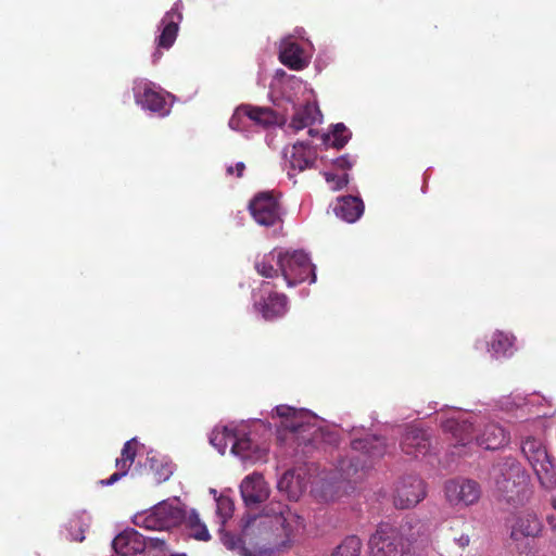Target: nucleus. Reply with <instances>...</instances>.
I'll return each instance as SVG.
<instances>
[{"mask_svg": "<svg viewBox=\"0 0 556 556\" xmlns=\"http://www.w3.org/2000/svg\"><path fill=\"white\" fill-rule=\"evenodd\" d=\"M312 97L313 90L302 79L281 68L276 71L269 86V99L285 114L294 111L286 126L287 132L296 134L320 118L318 106L311 103Z\"/></svg>", "mask_w": 556, "mask_h": 556, "instance_id": "f257e3e1", "label": "nucleus"}, {"mask_svg": "<svg viewBox=\"0 0 556 556\" xmlns=\"http://www.w3.org/2000/svg\"><path fill=\"white\" fill-rule=\"evenodd\" d=\"M485 415L481 412H466L453 407L441 415V427L444 433H450L456 443L454 453L465 455L460 448L466 447L476 440L477 445L485 450H497L509 441L508 432L498 424L484 425L482 432L473 435L475 425L485 421Z\"/></svg>", "mask_w": 556, "mask_h": 556, "instance_id": "f03ea898", "label": "nucleus"}, {"mask_svg": "<svg viewBox=\"0 0 556 556\" xmlns=\"http://www.w3.org/2000/svg\"><path fill=\"white\" fill-rule=\"evenodd\" d=\"M278 440L286 445L308 447L325 441L323 420L311 410L289 405L276 406L270 415Z\"/></svg>", "mask_w": 556, "mask_h": 556, "instance_id": "7ed1b4c3", "label": "nucleus"}, {"mask_svg": "<svg viewBox=\"0 0 556 556\" xmlns=\"http://www.w3.org/2000/svg\"><path fill=\"white\" fill-rule=\"evenodd\" d=\"M257 273L266 278L281 275L288 287L301 282H316L315 265L304 250H286L276 248L256 261Z\"/></svg>", "mask_w": 556, "mask_h": 556, "instance_id": "20e7f679", "label": "nucleus"}, {"mask_svg": "<svg viewBox=\"0 0 556 556\" xmlns=\"http://www.w3.org/2000/svg\"><path fill=\"white\" fill-rule=\"evenodd\" d=\"M490 481L497 495L513 506H522L531 497L529 475L514 458H505L493 465Z\"/></svg>", "mask_w": 556, "mask_h": 556, "instance_id": "39448f33", "label": "nucleus"}, {"mask_svg": "<svg viewBox=\"0 0 556 556\" xmlns=\"http://www.w3.org/2000/svg\"><path fill=\"white\" fill-rule=\"evenodd\" d=\"M351 450L348 456L339 460L338 469L342 478L350 479L358 471L367 469L374 459L388 452L384 439L377 435H365L363 427H353L350 431Z\"/></svg>", "mask_w": 556, "mask_h": 556, "instance_id": "423d86ee", "label": "nucleus"}, {"mask_svg": "<svg viewBox=\"0 0 556 556\" xmlns=\"http://www.w3.org/2000/svg\"><path fill=\"white\" fill-rule=\"evenodd\" d=\"M186 517V507L178 497L167 498L134 515L132 523L152 531H166L179 526Z\"/></svg>", "mask_w": 556, "mask_h": 556, "instance_id": "0eeeda50", "label": "nucleus"}, {"mask_svg": "<svg viewBox=\"0 0 556 556\" xmlns=\"http://www.w3.org/2000/svg\"><path fill=\"white\" fill-rule=\"evenodd\" d=\"M521 452L532 466L542 488L555 489L556 473L543 442L539 438L527 437L521 443Z\"/></svg>", "mask_w": 556, "mask_h": 556, "instance_id": "6e6552de", "label": "nucleus"}, {"mask_svg": "<svg viewBox=\"0 0 556 556\" xmlns=\"http://www.w3.org/2000/svg\"><path fill=\"white\" fill-rule=\"evenodd\" d=\"M132 92L136 104L143 111L161 117L169 114L170 104L166 99L169 94L156 84L146 78H137L134 80Z\"/></svg>", "mask_w": 556, "mask_h": 556, "instance_id": "1a4fd4ad", "label": "nucleus"}, {"mask_svg": "<svg viewBox=\"0 0 556 556\" xmlns=\"http://www.w3.org/2000/svg\"><path fill=\"white\" fill-rule=\"evenodd\" d=\"M253 307L265 320H274L288 312V298L275 291L270 282L264 281L253 291Z\"/></svg>", "mask_w": 556, "mask_h": 556, "instance_id": "9d476101", "label": "nucleus"}, {"mask_svg": "<svg viewBox=\"0 0 556 556\" xmlns=\"http://www.w3.org/2000/svg\"><path fill=\"white\" fill-rule=\"evenodd\" d=\"M257 422H260L258 419L241 420L237 430L238 435H236L231 445V453L239 457L243 464L252 465L266 459L268 448L254 443L249 437L251 426H255Z\"/></svg>", "mask_w": 556, "mask_h": 556, "instance_id": "9b49d317", "label": "nucleus"}, {"mask_svg": "<svg viewBox=\"0 0 556 556\" xmlns=\"http://www.w3.org/2000/svg\"><path fill=\"white\" fill-rule=\"evenodd\" d=\"M261 523H270L275 531L281 530L287 541L301 535L305 529L304 519L288 506L281 504L277 505V509L269 508Z\"/></svg>", "mask_w": 556, "mask_h": 556, "instance_id": "f8f14e48", "label": "nucleus"}, {"mask_svg": "<svg viewBox=\"0 0 556 556\" xmlns=\"http://www.w3.org/2000/svg\"><path fill=\"white\" fill-rule=\"evenodd\" d=\"M444 494L451 506L466 508L478 503L481 497V488L471 479H452L445 483Z\"/></svg>", "mask_w": 556, "mask_h": 556, "instance_id": "ddd939ff", "label": "nucleus"}, {"mask_svg": "<svg viewBox=\"0 0 556 556\" xmlns=\"http://www.w3.org/2000/svg\"><path fill=\"white\" fill-rule=\"evenodd\" d=\"M182 21V2L181 0H177L172 9L165 13L162 17L160 25L157 27L160 34L155 38V42L157 49H169L176 38L179 30V25ZM162 56L160 50H156L152 54L153 63H156Z\"/></svg>", "mask_w": 556, "mask_h": 556, "instance_id": "4468645a", "label": "nucleus"}, {"mask_svg": "<svg viewBox=\"0 0 556 556\" xmlns=\"http://www.w3.org/2000/svg\"><path fill=\"white\" fill-rule=\"evenodd\" d=\"M510 539L516 543L520 555L529 556L530 551H525L519 545L523 539L538 538L543 530V522L533 510L517 513L510 520Z\"/></svg>", "mask_w": 556, "mask_h": 556, "instance_id": "2eb2a0df", "label": "nucleus"}, {"mask_svg": "<svg viewBox=\"0 0 556 556\" xmlns=\"http://www.w3.org/2000/svg\"><path fill=\"white\" fill-rule=\"evenodd\" d=\"M427 495L425 482L415 475H408L399 480L394 489L393 503L396 508L415 507Z\"/></svg>", "mask_w": 556, "mask_h": 556, "instance_id": "dca6fc26", "label": "nucleus"}, {"mask_svg": "<svg viewBox=\"0 0 556 556\" xmlns=\"http://www.w3.org/2000/svg\"><path fill=\"white\" fill-rule=\"evenodd\" d=\"M282 154L289 178L313 167L317 159L316 150L309 143L302 141L285 148Z\"/></svg>", "mask_w": 556, "mask_h": 556, "instance_id": "f3484780", "label": "nucleus"}, {"mask_svg": "<svg viewBox=\"0 0 556 556\" xmlns=\"http://www.w3.org/2000/svg\"><path fill=\"white\" fill-rule=\"evenodd\" d=\"M544 405L551 407L548 400L536 393L528 395L514 393L502 402L503 409L511 410L517 408L522 413L520 417L525 415H530L534 418L548 417L552 413L547 409H543Z\"/></svg>", "mask_w": 556, "mask_h": 556, "instance_id": "a211bd4d", "label": "nucleus"}, {"mask_svg": "<svg viewBox=\"0 0 556 556\" xmlns=\"http://www.w3.org/2000/svg\"><path fill=\"white\" fill-rule=\"evenodd\" d=\"M370 556H403V539L389 527H379L369 540Z\"/></svg>", "mask_w": 556, "mask_h": 556, "instance_id": "6ab92c4d", "label": "nucleus"}, {"mask_svg": "<svg viewBox=\"0 0 556 556\" xmlns=\"http://www.w3.org/2000/svg\"><path fill=\"white\" fill-rule=\"evenodd\" d=\"M254 220L264 227L276 225L281 219V208L278 201L269 193L257 194L249 205Z\"/></svg>", "mask_w": 556, "mask_h": 556, "instance_id": "aec40b11", "label": "nucleus"}, {"mask_svg": "<svg viewBox=\"0 0 556 556\" xmlns=\"http://www.w3.org/2000/svg\"><path fill=\"white\" fill-rule=\"evenodd\" d=\"M148 544L157 546L159 544L163 545L164 541L160 539L146 540L137 530L125 529L117 534L112 542L114 551L123 556L141 553L146 549Z\"/></svg>", "mask_w": 556, "mask_h": 556, "instance_id": "412c9836", "label": "nucleus"}, {"mask_svg": "<svg viewBox=\"0 0 556 556\" xmlns=\"http://www.w3.org/2000/svg\"><path fill=\"white\" fill-rule=\"evenodd\" d=\"M269 486L257 472L247 476L240 484V494L248 508H256L269 497Z\"/></svg>", "mask_w": 556, "mask_h": 556, "instance_id": "4be33fe9", "label": "nucleus"}, {"mask_svg": "<svg viewBox=\"0 0 556 556\" xmlns=\"http://www.w3.org/2000/svg\"><path fill=\"white\" fill-rule=\"evenodd\" d=\"M312 53H307L296 42L290 38H286L281 41L279 48V60L280 62L294 71H301L309 64Z\"/></svg>", "mask_w": 556, "mask_h": 556, "instance_id": "5701e85b", "label": "nucleus"}, {"mask_svg": "<svg viewBox=\"0 0 556 556\" xmlns=\"http://www.w3.org/2000/svg\"><path fill=\"white\" fill-rule=\"evenodd\" d=\"M400 446L407 455H426L430 448L429 435L418 428L409 427L402 437Z\"/></svg>", "mask_w": 556, "mask_h": 556, "instance_id": "b1692460", "label": "nucleus"}, {"mask_svg": "<svg viewBox=\"0 0 556 556\" xmlns=\"http://www.w3.org/2000/svg\"><path fill=\"white\" fill-rule=\"evenodd\" d=\"M515 342L516 338L513 333L496 330L486 342L488 352L491 357L496 359L509 358L517 350Z\"/></svg>", "mask_w": 556, "mask_h": 556, "instance_id": "393cba45", "label": "nucleus"}, {"mask_svg": "<svg viewBox=\"0 0 556 556\" xmlns=\"http://www.w3.org/2000/svg\"><path fill=\"white\" fill-rule=\"evenodd\" d=\"M333 212L340 219L348 223H355L364 213V203L358 197H341L338 198Z\"/></svg>", "mask_w": 556, "mask_h": 556, "instance_id": "a878e982", "label": "nucleus"}, {"mask_svg": "<svg viewBox=\"0 0 556 556\" xmlns=\"http://www.w3.org/2000/svg\"><path fill=\"white\" fill-rule=\"evenodd\" d=\"M245 106L249 114V121H251V124L253 125L266 128L285 123L283 112L278 113L267 106H256L251 104H245Z\"/></svg>", "mask_w": 556, "mask_h": 556, "instance_id": "bb28decb", "label": "nucleus"}, {"mask_svg": "<svg viewBox=\"0 0 556 556\" xmlns=\"http://www.w3.org/2000/svg\"><path fill=\"white\" fill-rule=\"evenodd\" d=\"M238 427H240V421H231L227 425L216 426L210 435V443L220 454H224L228 447V443H233L236 435H238Z\"/></svg>", "mask_w": 556, "mask_h": 556, "instance_id": "cd10ccee", "label": "nucleus"}, {"mask_svg": "<svg viewBox=\"0 0 556 556\" xmlns=\"http://www.w3.org/2000/svg\"><path fill=\"white\" fill-rule=\"evenodd\" d=\"M91 517L87 511L75 514L67 523L68 539L81 542L85 540V531L89 528Z\"/></svg>", "mask_w": 556, "mask_h": 556, "instance_id": "c85d7f7f", "label": "nucleus"}, {"mask_svg": "<svg viewBox=\"0 0 556 556\" xmlns=\"http://www.w3.org/2000/svg\"><path fill=\"white\" fill-rule=\"evenodd\" d=\"M182 522L186 523L189 529L190 536L193 539L199 541H208L211 539L205 523L200 520L199 515L194 509H190L189 513L186 510V517Z\"/></svg>", "mask_w": 556, "mask_h": 556, "instance_id": "c756f323", "label": "nucleus"}, {"mask_svg": "<svg viewBox=\"0 0 556 556\" xmlns=\"http://www.w3.org/2000/svg\"><path fill=\"white\" fill-rule=\"evenodd\" d=\"M321 138L326 147L341 149L349 142L351 138V131L345 127L344 124L338 123L333 125L330 132L324 134Z\"/></svg>", "mask_w": 556, "mask_h": 556, "instance_id": "7c9ffc66", "label": "nucleus"}, {"mask_svg": "<svg viewBox=\"0 0 556 556\" xmlns=\"http://www.w3.org/2000/svg\"><path fill=\"white\" fill-rule=\"evenodd\" d=\"M229 128L241 132L244 137L249 138L251 135V121H249V114L245 104L239 105L232 113L229 122Z\"/></svg>", "mask_w": 556, "mask_h": 556, "instance_id": "2f4dec72", "label": "nucleus"}, {"mask_svg": "<svg viewBox=\"0 0 556 556\" xmlns=\"http://www.w3.org/2000/svg\"><path fill=\"white\" fill-rule=\"evenodd\" d=\"M277 488L287 494L290 500H296L302 492V484L294 478V471L288 470L278 480Z\"/></svg>", "mask_w": 556, "mask_h": 556, "instance_id": "473e14b6", "label": "nucleus"}, {"mask_svg": "<svg viewBox=\"0 0 556 556\" xmlns=\"http://www.w3.org/2000/svg\"><path fill=\"white\" fill-rule=\"evenodd\" d=\"M361 549L362 541L355 535H350L334 548L330 556H359Z\"/></svg>", "mask_w": 556, "mask_h": 556, "instance_id": "72a5a7b5", "label": "nucleus"}, {"mask_svg": "<svg viewBox=\"0 0 556 556\" xmlns=\"http://www.w3.org/2000/svg\"><path fill=\"white\" fill-rule=\"evenodd\" d=\"M233 502L230 497L220 495L216 497V516L222 527L232 517Z\"/></svg>", "mask_w": 556, "mask_h": 556, "instance_id": "f704fd0d", "label": "nucleus"}, {"mask_svg": "<svg viewBox=\"0 0 556 556\" xmlns=\"http://www.w3.org/2000/svg\"><path fill=\"white\" fill-rule=\"evenodd\" d=\"M150 467L154 470L155 479L159 483L168 480L174 472V465L172 463L162 462L159 464L154 457L150 458Z\"/></svg>", "mask_w": 556, "mask_h": 556, "instance_id": "c9c22d12", "label": "nucleus"}, {"mask_svg": "<svg viewBox=\"0 0 556 556\" xmlns=\"http://www.w3.org/2000/svg\"><path fill=\"white\" fill-rule=\"evenodd\" d=\"M219 533H220V541L228 549L239 548L242 556H252V554L250 552H248V549L242 546V542H241L240 538L233 535L230 532L225 531L222 526H220Z\"/></svg>", "mask_w": 556, "mask_h": 556, "instance_id": "e433bc0d", "label": "nucleus"}, {"mask_svg": "<svg viewBox=\"0 0 556 556\" xmlns=\"http://www.w3.org/2000/svg\"><path fill=\"white\" fill-rule=\"evenodd\" d=\"M132 463L127 460V459H124V458H117L116 459V468H117V471L114 472L113 475H111L108 479L105 480H101L100 483L102 485H112L114 484L115 482H117L121 478H123L124 476H126V473L128 472V469L130 467Z\"/></svg>", "mask_w": 556, "mask_h": 556, "instance_id": "4c0bfd02", "label": "nucleus"}, {"mask_svg": "<svg viewBox=\"0 0 556 556\" xmlns=\"http://www.w3.org/2000/svg\"><path fill=\"white\" fill-rule=\"evenodd\" d=\"M349 174L336 175L332 173H325V179L334 191L341 190L349 184Z\"/></svg>", "mask_w": 556, "mask_h": 556, "instance_id": "58836bf2", "label": "nucleus"}, {"mask_svg": "<svg viewBox=\"0 0 556 556\" xmlns=\"http://www.w3.org/2000/svg\"><path fill=\"white\" fill-rule=\"evenodd\" d=\"M355 163L356 157L349 154L341 155L333 161L334 166L340 169H350Z\"/></svg>", "mask_w": 556, "mask_h": 556, "instance_id": "ea45409f", "label": "nucleus"}, {"mask_svg": "<svg viewBox=\"0 0 556 556\" xmlns=\"http://www.w3.org/2000/svg\"><path fill=\"white\" fill-rule=\"evenodd\" d=\"M136 444H137V441H136L135 438L129 440V441H127L124 444V447L122 450V458L127 459V460L134 463L135 455H136V451H135L134 445H136Z\"/></svg>", "mask_w": 556, "mask_h": 556, "instance_id": "a19ab883", "label": "nucleus"}, {"mask_svg": "<svg viewBox=\"0 0 556 556\" xmlns=\"http://www.w3.org/2000/svg\"><path fill=\"white\" fill-rule=\"evenodd\" d=\"M416 527H417V534L421 538V541L424 542H427L429 540V535H430V528L429 526L425 525V523H421V522H417L416 523Z\"/></svg>", "mask_w": 556, "mask_h": 556, "instance_id": "79ce46f5", "label": "nucleus"}, {"mask_svg": "<svg viewBox=\"0 0 556 556\" xmlns=\"http://www.w3.org/2000/svg\"><path fill=\"white\" fill-rule=\"evenodd\" d=\"M244 164L242 162H238L235 167L229 166L227 168L228 174H233L236 170V174L238 177H240L244 170Z\"/></svg>", "mask_w": 556, "mask_h": 556, "instance_id": "37998d69", "label": "nucleus"}, {"mask_svg": "<svg viewBox=\"0 0 556 556\" xmlns=\"http://www.w3.org/2000/svg\"><path fill=\"white\" fill-rule=\"evenodd\" d=\"M455 542L460 547H466L470 543V538L468 534H462L459 538L455 539Z\"/></svg>", "mask_w": 556, "mask_h": 556, "instance_id": "c03bdc74", "label": "nucleus"}, {"mask_svg": "<svg viewBox=\"0 0 556 556\" xmlns=\"http://www.w3.org/2000/svg\"><path fill=\"white\" fill-rule=\"evenodd\" d=\"M546 522L551 530L556 531V515H547Z\"/></svg>", "mask_w": 556, "mask_h": 556, "instance_id": "a18cd8bd", "label": "nucleus"}, {"mask_svg": "<svg viewBox=\"0 0 556 556\" xmlns=\"http://www.w3.org/2000/svg\"><path fill=\"white\" fill-rule=\"evenodd\" d=\"M551 505L556 510V498L555 497L552 498Z\"/></svg>", "mask_w": 556, "mask_h": 556, "instance_id": "49530a36", "label": "nucleus"}, {"mask_svg": "<svg viewBox=\"0 0 556 556\" xmlns=\"http://www.w3.org/2000/svg\"><path fill=\"white\" fill-rule=\"evenodd\" d=\"M308 134H309L311 136H313V135H314V130H313L312 128H309V129H308Z\"/></svg>", "mask_w": 556, "mask_h": 556, "instance_id": "de8ad7c7", "label": "nucleus"}, {"mask_svg": "<svg viewBox=\"0 0 556 556\" xmlns=\"http://www.w3.org/2000/svg\"><path fill=\"white\" fill-rule=\"evenodd\" d=\"M410 536H412L413 540H415V541L417 540V538H415V533L414 532L410 533Z\"/></svg>", "mask_w": 556, "mask_h": 556, "instance_id": "09e8293b", "label": "nucleus"}, {"mask_svg": "<svg viewBox=\"0 0 556 556\" xmlns=\"http://www.w3.org/2000/svg\"><path fill=\"white\" fill-rule=\"evenodd\" d=\"M173 556H186L185 554H176V555H173Z\"/></svg>", "mask_w": 556, "mask_h": 556, "instance_id": "8fccbe9b", "label": "nucleus"}]
</instances>
